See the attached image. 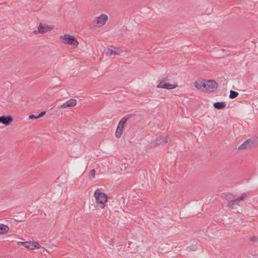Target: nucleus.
<instances>
[{
  "instance_id": "f257e3e1",
  "label": "nucleus",
  "mask_w": 258,
  "mask_h": 258,
  "mask_svg": "<svg viewBox=\"0 0 258 258\" xmlns=\"http://www.w3.org/2000/svg\"><path fill=\"white\" fill-rule=\"evenodd\" d=\"M137 115L134 113H129L126 114L123 117H122L119 121L118 126L117 127L115 135L117 138H119L121 137L122 134L123 130L124 127L125 123L131 119L133 117H136Z\"/></svg>"
},
{
  "instance_id": "f03ea898",
  "label": "nucleus",
  "mask_w": 258,
  "mask_h": 258,
  "mask_svg": "<svg viewBox=\"0 0 258 258\" xmlns=\"http://www.w3.org/2000/svg\"><path fill=\"white\" fill-rule=\"evenodd\" d=\"M94 196L96 200V203L98 206L100 208H104L107 201V196L105 193L101 192L99 188L97 189L95 191Z\"/></svg>"
},
{
  "instance_id": "7ed1b4c3",
  "label": "nucleus",
  "mask_w": 258,
  "mask_h": 258,
  "mask_svg": "<svg viewBox=\"0 0 258 258\" xmlns=\"http://www.w3.org/2000/svg\"><path fill=\"white\" fill-rule=\"evenodd\" d=\"M60 39L64 44L73 45L74 46H77L79 44L76 38L73 36L70 35L69 34H65L60 37Z\"/></svg>"
},
{
  "instance_id": "20e7f679",
  "label": "nucleus",
  "mask_w": 258,
  "mask_h": 258,
  "mask_svg": "<svg viewBox=\"0 0 258 258\" xmlns=\"http://www.w3.org/2000/svg\"><path fill=\"white\" fill-rule=\"evenodd\" d=\"M218 83L214 80H208L206 82L205 91L213 92L218 88Z\"/></svg>"
},
{
  "instance_id": "39448f33",
  "label": "nucleus",
  "mask_w": 258,
  "mask_h": 258,
  "mask_svg": "<svg viewBox=\"0 0 258 258\" xmlns=\"http://www.w3.org/2000/svg\"><path fill=\"white\" fill-rule=\"evenodd\" d=\"M158 88L171 90L177 87V84H170L164 80H161L157 86Z\"/></svg>"
},
{
  "instance_id": "423d86ee",
  "label": "nucleus",
  "mask_w": 258,
  "mask_h": 258,
  "mask_svg": "<svg viewBox=\"0 0 258 258\" xmlns=\"http://www.w3.org/2000/svg\"><path fill=\"white\" fill-rule=\"evenodd\" d=\"M13 121V117L11 115L0 116V123L6 126L9 125Z\"/></svg>"
},
{
  "instance_id": "0eeeda50",
  "label": "nucleus",
  "mask_w": 258,
  "mask_h": 258,
  "mask_svg": "<svg viewBox=\"0 0 258 258\" xmlns=\"http://www.w3.org/2000/svg\"><path fill=\"white\" fill-rule=\"evenodd\" d=\"M107 20L108 17L104 14H102L97 18L96 23L98 26L101 27L105 24Z\"/></svg>"
},
{
  "instance_id": "6e6552de",
  "label": "nucleus",
  "mask_w": 258,
  "mask_h": 258,
  "mask_svg": "<svg viewBox=\"0 0 258 258\" xmlns=\"http://www.w3.org/2000/svg\"><path fill=\"white\" fill-rule=\"evenodd\" d=\"M195 87L202 91H205L206 88V82L203 80H197L194 83Z\"/></svg>"
},
{
  "instance_id": "1a4fd4ad",
  "label": "nucleus",
  "mask_w": 258,
  "mask_h": 258,
  "mask_svg": "<svg viewBox=\"0 0 258 258\" xmlns=\"http://www.w3.org/2000/svg\"><path fill=\"white\" fill-rule=\"evenodd\" d=\"M168 141V137L160 136L156 139L155 143L157 145H163L167 143Z\"/></svg>"
},
{
  "instance_id": "9d476101",
  "label": "nucleus",
  "mask_w": 258,
  "mask_h": 258,
  "mask_svg": "<svg viewBox=\"0 0 258 258\" xmlns=\"http://www.w3.org/2000/svg\"><path fill=\"white\" fill-rule=\"evenodd\" d=\"M77 104V100L75 99H71L65 103L62 104L61 106V108H66V107H74Z\"/></svg>"
},
{
  "instance_id": "9b49d317",
  "label": "nucleus",
  "mask_w": 258,
  "mask_h": 258,
  "mask_svg": "<svg viewBox=\"0 0 258 258\" xmlns=\"http://www.w3.org/2000/svg\"><path fill=\"white\" fill-rule=\"evenodd\" d=\"M226 103L223 102H217L214 103V107L217 109H222L226 107Z\"/></svg>"
},
{
  "instance_id": "f8f14e48",
  "label": "nucleus",
  "mask_w": 258,
  "mask_h": 258,
  "mask_svg": "<svg viewBox=\"0 0 258 258\" xmlns=\"http://www.w3.org/2000/svg\"><path fill=\"white\" fill-rule=\"evenodd\" d=\"M9 229L10 228L8 226L3 224H0V235L7 233Z\"/></svg>"
},
{
  "instance_id": "ddd939ff",
  "label": "nucleus",
  "mask_w": 258,
  "mask_h": 258,
  "mask_svg": "<svg viewBox=\"0 0 258 258\" xmlns=\"http://www.w3.org/2000/svg\"><path fill=\"white\" fill-rule=\"evenodd\" d=\"M246 144V146L248 149H251L255 147V141L248 139L244 141Z\"/></svg>"
},
{
  "instance_id": "4468645a",
  "label": "nucleus",
  "mask_w": 258,
  "mask_h": 258,
  "mask_svg": "<svg viewBox=\"0 0 258 258\" xmlns=\"http://www.w3.org/2000/svg\"><path fill=\"white\" fill-rule=\"evenodd\" d=\"M17 244L18 245H22L26 248H31V241H25V242H18Z\"/></svg>"
},
{
  "instance_id": "2eb2a0df",
  "label": "nucleus",
  "mask_w": 258,
  "mask_h": 258,
  "mask_svg": "<svg viewBox=\"0 0 258 258\" xmlns=\"http://www.w3.org/2000/svg\"><path fill=\"white\" fill-rule=\"evenodd\" d=\"M40 248V245L37 242L31 241V249H39Z\"/></svg>"
},
{
  "instance_id": "dca6fc26",
  "label": "nucleus",
  "mask_w": 258,
  "mask_h": 258,
  "mask_svg": "<svg viewBox=\"0 0 258 258\" xmlns=\"http://www.w3.org/2000/svg\"><path fill=\"white\" fill-rule=\"evenodd\" d=\"M107 55H116L118 54L116 51L113 50L112 49L108 48L105 52Z\"/></svg>"
},
{
  "instance_id": "f3484780",
  "label": "nucleus",
  "mask_w": 258,
  "mask_h": 258,
  "mask_svg": "<svg viewBox=\"0 0 258 258\" xmlns=\"http://www.w3.org/2000/svg\"><path fill=\"white\" fill-rule=\"evenodd\" d=\"M238 93L236 91L231 90L230 92L229 98L234 99L238 96Z\"/></svg>"
},
{
  "instance_id": "a211bd4d",
  "label": "nucleus",
  "mask_w": 258,
  "mask_h": 258,
  "mask_svg": "<svg viewBox=\"0 0 258 258\" xmlns=\"http://www.w3.org/2000/svg\"><path fill=\"white\" fill-rule=\"evenodd\" d=\"M38 31L39 33L43 34L46 32L44 27L41 24H40L38 27Z\"/></svg>"
},
{
  "instance_id": "6ab92c4d",
  "label": "nucleus",
  "mask_w": 258,
  "mask_h": 258,
  "mask_svg": "<svg viewBox=\"0 0 258 258\" xmlns=\"http://www.w3.org/2000/svg\"><path fill=\"white\" fill-rule=\"evenodd\" d=\"M238 204V201H236V199L230 201L228 204V206L229 207H233L235 205Z\"/></svg>"
},
{
  "instance_id": "aec40b11",
  "label": "nucleus",
  "mask_w": 258,
  "mask_h": 258,
  "mask_svg": "<svg viewBox=\"0 0 258 258\" xmlns=\"http://www.w3.org/2000/svg\"><path fill=\"white\" fill-rule=\"evenodd\" d=\"M238 150H244V149H248L246 144L244 142L243 143H242L238 148Z\"/></svg>"
},
{
  "instance_id": "412c9836",
  "label": "nucleus",
  "mask_w": 258,
  "mask_h": 258,
  "mask_svg": "<svg viewBox=\"0 0 258 258\" xmlns=\"http://www.w3.org/2000/svg\"><path fill=\"white\" fill-rule=\"evenodd\" d=\"M246 197H247L246 194H243L240 197H238L236 199V201H237L238 202H239V201H240L241 200H243L244 199V198Z\"/></svg>"
},
{
  "instance_id": "4be33fe9",
  "label": "nucleus",
  "mask_w": 258,
  "mask_h": 258,
  "mask_svg": "<svg viewBox=\"0 0 258 258\" xmlns=\"http://www.w3.org/2000/svg\"><path fill=\"white\" fill-rule=\"evenodd\" d=\"M95 169H92L90 171L89 174V176L90 178H93L95 177Z\"/></svg>"
},
{
  "instance_id": "5701e85b",
  "label": "nucleus",
  "mask_w": 258,
  "mask_h": 258,
  "mask_svg": "<svg viewBox=\"0 0 258 258\" xmlns=\"http://www.w3.org/2000/svg\"><path fill=\"white\" fill-rule=\"evenodd\" d=\"M189 251H195L197 249V246L196 245H191L187 247Z\"/></svg>"
},
{
  "instance_id": "b1692460",
  "label": "nucleus",
  "mask_w": 258,
  "mask_h": 258,
  "mask_svg": "<svg viewBox=\"0 0 258 258\" xmlns=\"http://www.w3.org/2000/svg\"><path fill=\"white\" fill-rule=\"evenodd\" d=\"M251 241L257 242L258 240L256 236H252L249 238Z\"/></svg>"
},
{
  "instance_id": "393cba45",
  "label": "nucleus",
  "mask_w": 258,
  "mask_h": 258,
  "mask_svg": "<svg viewBox=\"0 0 258 258\" xmlns=\"http://www.w3.org/2000/svg\"><path fill=\"white\" fill-rule=\"evenodd\" d=\"M46 112L45 111H43L41 112L38 115V118H40V117H42L46 113Z\"/></svg>"
},
{
  "instance_id": "a878e982",
  "label": "nucleus",
  "mask_w": 258,
  "mask_h": 258,
  "mask_svg": "<svg viewBox=\"0 0 258 258\" xmlns=\"http://www.w3.org/2000/svg\"><path fill=\"white\" fill-rule=\"evenodd\" d=\"M29 118L31 119H37V118H39L38 116H35L33 114H31L30 115H29Z\"/></svg>"
}]
</instances>
